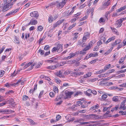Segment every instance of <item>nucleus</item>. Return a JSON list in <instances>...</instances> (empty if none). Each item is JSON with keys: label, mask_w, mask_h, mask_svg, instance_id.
Masks as SVG:
<instances>
[{"label": "nucleus", "mask_w": 126, "mask_h": 126, "mask_svg": "<svg viewBox=\"0 0 126 126\" xmlns=\"http://www.w3.org/2000/svg\"><path fill=\"white\" fill-rule=\"evenodd\" d=\"M47 63H51L54 62V60H48L46 61Z\"/></svg>", "instance_id": "52"}, {"label": "nucleus", "mask_w": 126, "mask_h": 126, "mask_svg": "<svg viewBox=\"0 0 126 126\" xmlns=\"http://www.w3.org/2000/svg\"><path fill=\"white\" fill-rule=\"evenodd\" d=\"M87 17V16H84V17H83V18H81L80 19V21H82L83 20H85V19H86Z\"/></svg>", "instance_id": "62"}, {"label": "nucleus", "mask_w": 126, "mask_h": 126, "mask_svg": "<svg viewBox=\"0 0 126 126\" xmlns=\"http://www.w3.org/2000/svg\"><path fill=\"white\" fill-rule=\"evenodd\" d=\"M91 92V89H89L87 90L85 93L87 95L89 96H92V94H91V93H92Z\"/></svg>", "instance_id": "15"}, {"label": "nucleus", "mask_w": 126, "mask_h": 126, "mask_svg": "<svg viewBox=\"0 0 126 126\" xmlns=\"http://www.w3.org/2000/svg\"><path fill=\"white\" fill-rule=\"evenodd\" d=\"M43 28L41 26H40L38 27V30L40 31H41L43 29Z\"/></svg>", "instance_id": "43"}, {"label": "nucleus", "mask_w": 126, "mask_h": 126, "mask_svg": "<svg viewBox=\"0 0 126 126\" xmlns=\"http://www.w3.org/2000/svg\"><path fill=\"white\" fill-rule=\"evenodd\" d=\"M53 91L55 93H58V89L56 86H54V87Z\"/></svg>", "instance_id": "32"}, {"label": "nucleus", "mask_w": 126, "mask_h": 126, "mask_svg": "<svg viewBox=\"0 0 126 126\" xmlns=\"http://www.w3.org/2000/svg\"><path fill=\"white\" fill-rule=\"evenodd\" d=\"M82 102L81 101H78L77 102V105H76V106L77 105H78L79 106H80L79 104L81 105L82 104Z\"/></svg>", "instance_id": "61"}, {"label": "nucleus", "mask_w": 126, "mask_h": 126, "mask_svg": "<svg viewBox=\"0 0 126 126\" xmlns=\"http://www.w3.org/2000/svg\"><path fill=\"white\" fill-rule=\"evenodd\" d=\"M118 96H114L112 98V100L114 101H117L118 100Z\"/></svg>", "instance_id": "27"}, {"label": "nucleus", "mask_w": 126, "mask_h": 126, "mask_svg": "<svg viewBox=\"0 0 126 126\" xmlns=\"http://www.w3.org/2000/svg\"><path fill=\"white\" fill-rule=\"evenodd\" d=\"M106 21V19H104L103 17L101 18L99 20V22L100 23L104 22Z\"/></svg>", "instance_id": "25"}, {"label": "nucleus", "mask_w": 126, "mask_h": 126, "mask_svg": "<svg viewBox=\"0 0 126 126\" xmlns=\"http://www.w3.org/2000/svg\"><path fill=\"white\" fill-rule=\"evenodd\" d=\"M64 19H61L57 21L56 23L59 25L61 24L63 21Z\"/></svg>", "instance_id": "30"}, {"label": "nucleus", "mask_w": 126, "mask_h": 126, "mask_svg": "<svg viewBox=\"0 0 126 126\" xmlns=\"http://www.w3.org/2000/svg\"><path fill=\"white\" fill-rule=\"evenodd\" d=\"M99 106L98 104H97L96 105L92 106L90 108V110H95V109H97L98 108Z\"/></svg>", "instance_id": "17"}, {"label": "nucleus", "mask_w": 126, "mask_h": 126, "mask_svg": "<svg viewBox=\"0 0 126 126\" xmlns=\"http://www.w3.org/2000/svg\"><path fill=\"white\" fill-rule=\"evenodd\" d=\"M49 95L50 97H53L54 96V93L53 92H50L49 93Z\"/></svg>", "instance_id": "58"}, {"label": "nucleus", "mask_w": 126, "mask_h": 126, "mask_svg": "<svg viewBox=\"0 0 126 126\" xmlns=\"http://www.w3.org/2000/svg\"><path fill=\"white\" fill-rule=\"evenodd\" d=\"M14 112V111L7 109L0 110V113L4 112V113L6 114H9L12 113H13Z\"/></svg>", "instance_id": "5"}, {"label": "nucleus", "mask_w": 126, "mask_h": 126, "mask_svg": "<svg viewBox=\"0 0 126 126\" xmlns=\"http://www.w3.org/2000/svg\"><path fill=\"white\" fill-rule=\"evenodd\" d=\"M93 43L92 41L90 42V43L88 44V45L84 49V50H85L86 51L87 50L89 49L92 46Z\"/></svg>", "instance_id": "12"}, {"label": "nucleus", "mask_w": 126, "mask_h": 126, "mask_svg": "<svg viewBox=\"0 0 126 126\" xmlns=\"http://www.w3.org/2000/svg\"><path fill=\"white\" fill-rule=\"evenodd\" d=\"M32 63L30 62L27 63L26 64H25V66H24V68L25 69L27 68L30 65H31Z\"/></svg>", "instance_id": "31"}, {"label": "nucleus", "mask_w": 126, "mask_h": 126, "mask_svg": "<svg viewBox=\"0 0 126 126\" xmlns=\"http://www.w3.org/2000/svg\"><path fill=\"white\" fill-rule=\"evenodd\" d=\"M79 53L78 52H76L74 53H71L69 54L70 55L67 57H65V59H69L72 58L73 57L76 55H77Z\"/></svg>", "instance_id": "8"}, {"label": "nucleus", "mask_w": 126, "mask_h": 126, "mask_svg": "<svg viewBox=\"0 0 126 126\" xmlns=\"http://www.w3.org/2000/svg\"><path fill=\"white\" fill-rule=\"evenodd\" d=\"M111 13V11H110L107 12H106L105 15V18L106 19V21H107L109 20V17L108 16V15Z\"/></svg>", "instance_id": "16"}, {"label": "nucleus", "mask_w": 126, "mask_h": 126, "mask_svg": "<svg viewBox=\"0 0 126 126\" xmlns=\"http://www.w3.org/2000/svg\"><path fill=\"white\" fill-rule=\"evenodd\" d=\"M50 48V47L48 45L44 47V49L46 50H47L49 49Z\"/></svg>", "instance_id": "48"}, {"label": "nucleus", "mask_w": 126, "mask_h": 126, "mask_svg": "<svg viewBox=\"0 0 126 126\" xmlns=\"http://www.w3.org/2000/svg\"><path fill=\"white\" fill-rule=\"evenodd\" d=\"M58 25L57 24V23H55L53 25V27H52V28L51 29L52 30H53L56 27H57L58 26Z\"/></svg>", "instance_id": "47"}, {"label": "nucleus", "mask_w": 126, "mask_h": 126, "mask_svg": "<svg viewBox=\"0 0 126 126\" xmlns=\"http://www.w3.org/2000/svg\"><path fill=\"white\" fill-rule=\"evenodd\" d=\"M14 4L12 2V3H8L7 4V5H8V7H11V8L12 6V5Z\"/></svg>", "instance_id": "51"}, {"label": "nucleus", "mask_w": 126, "mask_h": 126, "mask_svg": "<svg viewBox=\"0 0 126 126\" xmlns=\"http://www.w3.org/2000/svg\"><path fill=\"white\" fill-rule=\"evenodd\" d=\"M86 51L85 50H84V49L82 51H80L79 53L82 55H84L86 54Z\"/></svg>", "instance_id": "39"}, {"label": "nucleus", "mask_w": 126, "mask_h": 126, "mask_svg": "<svg viewBox=\"0 0 126 126\" xmlns=\"http://www.w3.org/2000/svg\"><path fill=\"white\" fill-rule=\"evenodd\" d=\"M92 75V73L89 72L87 73L85 75H84L83 76L80 77V78H83V79L86 78L88 77H89L91 76Z\"/></svg>", "instance_id": "13"}, {"label": "nucleus", "mask_w": 126, "mask_h": 126, "mask_svg": "<svg viewBox=\"0 0 126 126\" xmlns=\"http://www.w3.org/2000/svg\"><path fill=\"white\" fill-rule=\"evenodd\" d=\"M104 69H102L97 71L96 72V74H100L104 72Z\"/></svg>", "instance_id": "42"}, {"label": "nucleus", "mask_w": 126, "mask_h": 126, "mask_svg": "<svg viewBox=\"0 0 126 126\" xmlns=\"http://www.w3.org/2000/svg\"><path fill=\"white\" fill-rule=\"evenodd\" d=\"M43 78H44L46 80H47L49 81H50L51 80V79L48 77H47L46 76H44L43 77Z\"/></svg>", "instance_id": "41"}, {"label": "nucleus", "mask_w": 126, "mask_h": 126, "mask_svg": "<svg viewBox=\"0 0 126 126\" xmlns=\"http://www.w3.org/2000/svg\"><path fill=\"white\" fill-rule=\"evenodd\" d=\"M107 95L106 94H103L102 96L101 99L104 100L107 97Z\"/></svg>", "instance_id": "35"}, {"label": "nucleus", "mask_w": 126, "mask_h": 126, "mask_svg": "<svg viewBox=\"0 0 126 126\" xmlns=\"http://www.w3.org/2000/svg\"><path fill=\"white\" fill-rule=\"evenodd\" d=\"M123 43L124 44V45H123V46H124L125 45H126V38L124 40Z\"/></svg>", "instance_id": "64"}, {"label": "nucleus", "mask_w": 126, "mask_h": 126, "mask_svg": "<svg viewBox=\"0 0 126 126\" xmlns=\"http://www.w3.org/2000/svg\"><path fill=\"white\" fill-rule=\"evenodd\" d=\"M39 53L40 52V54L42 55H43L45 52L44 50H41L40 49L39 50Z\"/></svg>", "instance_id": "49"}, {"label": "nucleus", "mask_w": 126, "mask_h": 126, "mask_svg": "<svg viewBox=\"0 0 126 126\" xmlns=\"http://www.w3.org/2000/svg\"><path fill=\"white\" fill-rule=\"evenodd\" d=\"M73 93V92H69L67 91H66L65 94L66 97H65V98L66 99L69 97H70V96Z\"/></svg>", "instance_id": "9"}, {"label": "nucleus", "mask_w": 126, "mask_h": 126, "mask_svg": "<svg viewBox=\"0 0 126 126\" xmlns=\"http://www.w3.org/2000/svg\"><path fill=\"white\" fill-rule=\"evenodd\" d=\"M13 84H10L9 83H7L5 84L6 86L7 87H10L11 86H13Z\"/></svg>", "instance_id": "26"}, {"label": "nucleus", "mask_w": 126, "mask_h": 126, "mask_svg": "<svg viewBox=\"0 0 126 126\" xmlns=\"http://www.w3.org/2000/svg\"><path fill=\"white\" fill-rule=\"evenodd\" d=\"M58 64H56L53 65H51L47 67V68L51 70L55 69L57 67H58Z\"/></svg>", "instance_id": "11"}, {"label": "nucleus", "mask_w": 126, "mask_h": 126, "mask_svg": "<svg viewBox=\"0 0 126 126\" xmlns=\"http://www.w3.org/2000/svg\"><path fill=\"white\" fill-rule=\"evenodd\" d=\"M124 20V18H123L117 20L115 24V27L116 28H117L121 26L122 25V22Z\"/></svg>", "instance_id": "4"}, {"label": "nucleus", "mask_w": 126, "mask_h": 126, "mask_svg": "<svg viewBox=\"0 0 126 126\" xmlns=\"http://www.w3.org/2000/svg\"><path fill=\"white\" fill-rule=\"evenodd\" d=\"M76 24L74 23L71 26L68 28V30H70L75 26Z\"/></svg>", "instance_id": "36"}, {"label": "nucleus", "mask_w": 126, "mask_h": 126, "mask_svg": "<svg viewBox=\"0 0 126 126\" xmlns=\"http://www.w3.org/2000/svg\"><path fill=\"white\" fill-rule=\"evenodd\" d=\"M90 34L88 32H86L84 34V36L82 39V42H85L86 39L89 38Z\"/></svg>", "instance_id": "7"}, {"label": "nucleus", "mask_w": 126, "mask_h": 126, "mask_svg": "<svg viewBox=\"0 0 126 126\" xmlns=\"http://www.w3.org/2000/svg\"><path fill=\"white\" fill-rule=\"evenodd\" d=\"M98 47L97 46H95L94 49V51H97L98 49Z\"/></svg>", "instance_id": "63"}, {"label": "nucleus", "mask_w": 126, "mask_h": 126, "mask_svg": "<svg viewBox=\"0 0 126 126\" xmlns=\"http://www.w3.org/2000/svg\"><path fill=\"white\" fill-rule=\"evenodd\" d=\"M83 119L82 118H77L76 120L75 121L76 122H79L80 121H82L83 120Z\"/></svg>", "instance_id": "45"}, {"label": "nucleus", "mask_w": 126, "mask_h": 126, "mask_svg": "<svg viewBox=\"0 0 126 126\" xmlns=\"http://www.w3.org/2000/svg\"><path fill=\"white\" fill-rule=\"evenodd\" d=\"M78 19L77 17H76L72 19L71 20V22L72 23L74 22Z\"/></svg>", "instance_id": "59"}, {"label": "nucleus", "mask_w": 126, "mask_h": 126, "mask_svg": "<svg viewBox=\"0 0 126 126\" xmlns=\"http://www.w3.org/2000/svg\"><path fill=\"white\" fill-rule=\"evenodd\" d=\"M79 33L77 32L75 33L73 35L74 36L73 38V40H75L77 38L78 36L77 35Z\"/></svg>", "instance_id": "28"}, {"label": "nucleus", "mask_w": 126, "mask_h": 126, "mask_svg": "<svg viewBox=\"0 0 126 126\" xmlns=\"http://www.w3.org/2000/svg\"><path fill=\"white\" fill-rule=\"evenodd\" d=\"M64 73L63 74V75H66L69 74L70 73V71L69 70H66L65 71L64 70Z\"/></svg>", "instance_id": "34"}, {"label": "nucleus", "mask_w": 126, "mask_h": 126, "mask_svg": "<svg viewBox=\"0 0 126 126\" xmlns=\"http://www.w3.org/2000/svg\"><path fill=\"white\" fill-rule=\"evenodd\" d=\"M30 16L32 17H37L39 16V14L38 12L35 11L31 12L30 14Z\"/></svg>", "instance_id": "10"}, {"label": "nucleus", "mask_w": 126, "mask_h": 126, "mask_svg": "<svg viewBox=\"0 0 126 126\" xmlns=\"http://www.w3.org/2000/svg\"><path fill=\"white\" fill-rule=\"evenodd\" d=\"M82 93L81 91H78L75 93L74 94V96H77L78 94H82Z\"/></svg>", "instance_id": "37"}, {"label": "nucleus", "mask_w": 126, "mask_h": 126, "mask_svg": "<svg viewBox=\"0 0 126 126\" xmlns=\"http://www.w3.org/2000/svg\"><path fill=\"white\" fill-rule=\"evenodd\" d=\"M53 20V17L51 16H50L49 18L48 19V21L49 22H52Z\"/></svg>", "instance_id": "40"}, {"label": "nucleus", "mask_w": 126, "mask_h": 126, "mask_svg": "<svg viewBox=\"0 0 126 126\" xmlns=\"http://www.w3.org/2000/svg\"><path fill=\"white\" fill-rule=\"evenodd\" d=\"M125 103L124 102H123L121 103L120 105V109H122L123 108H123L125 107L124 106L125 105Z\"/></svg>", "instance_id": "24"}, {"label": "nucleus", "mask_w": 126, "mask_h": 126, "mask_svg": "<svg viewBox=\"0 0 126 126\" xmlns=\"http://www.w3.org/2000/svg\"><path fill=\"white\" fill-rule=\"evenodd\" d=\"M20 81H21V80H19L16 83L13 84V86H15L16 85L18 84L19 83H20Z\"/></svg>", "instance_id": "50"}, {"label": "nucleus", "mask_w": 126, "mask_h": 126, "mask_svg": "<svg viewBox=\"0 0 126 126\" xmlns=\"http://www.w3.org/2000/svg\"><path fill=\"white\" fill-rule=\"evenodd\" d=\"M111 65L110 64H107L105 65L104 68V71L108 69L110 67Z\"/></svg>", "instance_id": "20"}, {"label": "nucleus", "mask_w": 126, "mask_h": 126, "mask_svg": "<svg viewBox=\"0 0 126 126\" xmlns=\"http://www.w3.org/2000/svg\"><path fill=\"white\" fill-rule=\"evenodd\" d=\"M61 118V116L59 115H58L56 117V119L57 121H58Z\"/></svg>", "instance_id": "53"}, {"label": "nucleus", "mask_w": 126, "mask_h": 126, "mask_svg": "<svg viewBox=\"0 0 126 126\" xmlns=\"http://www.w3.org/2000/svg\"><path fill=\"white\" fill-rule=\"evenodd\" d=\"M65 0H62L61 2H60L58 1H56L53 3V4L56 5L58 8H61L63 7L66 3Z\"/></svg>", "instance_id": "2"}, {"label": "nucleus", "mask_w": 126, "mask_h": 126, "mask_svg": "<svg viewBox=\"0 0 126 126\" xmlns=\"http://www.w3.org/2000/svg\"><path fill=\"white\" fill-rule=\"evenodd\" d=\"M64 71V70L62 69L61 70L55 73V75L60 78H64V76L63 74Z\"/></svg>", "instance_id": "3"}, {"label": "nucleus", "mask_w": 126, "mask_h": 126, "mask_svg": "<svg viewBox=\"0 0 126 126\" xmlns=\"http://www.w3.org/2000/svg\"><path fill=\"white\" fill-rule=\"evenodd\" d=\"M126 8L125 6L122 7H121L120 8L117 10V12H120L124 10H125Z\"/></svg>", "instance_id": "21"}, {"label": "nucleus", "mask_w": 126, "mask_h": 126, "mask_svg": "<svg viewBox=\"0 0 126 126\" xmlns=\"http://www.w3.org/2000/svg\"><path fill=\"white\" fill-rule=\"evenodd\" d=\"M110 3V0L106 1L103 4L101 7L102 9H104L107 7L109 4Z\"/></svg>", "instance_id": "6"}, {"label": "nucleus", "mask_w": 126, "mask_h": 126, "mask_svg": "<svg viewBox=\"0 0 126 126\" xmlns=\"http://www.w3.org/2000/svg\"><path fill=\"white\" fill-rule=\"evenodd\" d=\"M111 29L112 31L114 32L115 34L118 35L119 34V32L116 29L111 27Z\"/></svg>", "instance_id": "22"}, {"label": "nucleus", "mask_w": 126, "mask_h": 126, "mask_svg": "<svg viewBox=\"0 0 126 126\" xmlns=\"http://www.w3.org/2000/svg\"><path fill=\"white\" fill-rule=\"evenodd\" d=\"M118 107H115L114 108H113V109H112L111 110V111L112 112L113 111H114V110H117L118 108Z\"/></svg>", "instance_id": "55"}, {"label": "nucleus", "mask_w": 126, "mask_h": 126, "mask_svg": "<svg viewBox=\"0 0 126 126\" xmlns=\"http://www.w3.org/2000/svg\"><path fill=\"white\" fill-rule=\"evenodd\" d=\"M5 72L3 70H1L0 71V77L3 76L5 74Z\"/></svg>", "instance_id": "29"}, {"label": "nucleus", "mask_w": 126, "mask_h": 126, "mask_svg": "<svg viewBox=\"0 0 126 126\" xmlns=\"http://www.w3.org/2000/svg\"><path fill=\"white\" fill-rule=\"evenodd\" d=\"M63 44H58L56 47H54L52 50V51L54 53L57 51L58 53L61 52L63 50Z\"/></svg>", "instance_id": "1"}, {"label": "nucleus", "mask_w": 126, "mask_h": 126, "mask_svg": "<svg viewBox=\"0 0 126 126\" xmlns=\"http://www.w3.org/2000/svg\"><path fill=\"white\" fill-rule=\"evenodd\" d=\"M96 116V115L95 114H92L91 115H87L85 116L86 118L88 119H93L94 117Z\"/></svg>", "instance_id": "14"}, {"label": "nucleus", "mask_w": 126, "mask_h": 126, "mask_svg": "<svg viewBox=\"0 0 126 126\" xmlns=\"http://www.w3.org/2000/svg\"><path fill=\"white\" fill-rule=\"evenodd\" d=\"M125 58H121L120 59L119 61V63H122L124 61V59Z\"/></svg>", "instance_id": "57"}, {"label": "nucleus", "mask_w": 126, "mask_h": 126, "mask_svg": "<svg viewBox=\"0 0 126 126\" xmlns=\"http://www.w3.org/2000/svg\"><path fill=\"white\" fill-rule=\"evenodd\" d=\"M112 48H110L106 52H105L104 54L105 55H107L108 54L111 52V50H112Z\"/></svg>", "instance_id": "38"}, {"label": "nucleus", "mask_w": 126, "mask_h": 126, "mask_svg": "<svg viewBox=\"0 0 126 126\" xmlns=\"http://www.w3.org/2000/svg\"><path fill=\"white\" fill-rule=\"evenodd\" d=\"M91 92L92 93H93V94H96L97 93L96 91L95 90H91Z\"/></svg>", "instance_id": "60"}, {"label": "nucleus", "mask_w": 126, "mask_h": 126, "mask_svg": "<svg viewBox=\"0 0 126 126\" xmlns=\"http://www.w3.org/2000/svg\"><path fill=\"white\" fill-rule=\"evenodd\" d=\"M28 120L32 124L35 125L36 124L31 119L28 118Z\"/></svg>", "instance_id": "23"}, {"label": "nucleus", "mask_w": 126, "mask_h": 126, "mask_svg": "<svg viewBox=\"0 0 126 126\" xmlns=\"http://www.w3.org/2000/svg\"><path fill=\"white\" fill-rule=\"evenodd\" d=\"M6 103H9L10 104H12L13 105H14L15 104V103L14 101V99L12 98H11L9 101L8 100V101L6 102Z\"/></svg>", "instance_id": "19"}, {"label": "nucleus", "mask_w": 126, "mask_h": 126, "mask_svg": "<svg viewBox=\"0 0 126 126\" xmlns=\"http://www.w3.org/2000/svg\"><path fill=\"white\" fill-rule=\"evenodd\" d=\"M119 113H121L122 115H124L126 114V111L123 112L122 111H119Z\"/></svg>", "instance_id": "56"}, {"label": "nucleus", "mask_w": 126, "mask_h": 126, "mask_svg": "<svg viewBox=\"0 0 126 126\" xmlns=\"http://www.w3.org/2000/svg\"><path fill=\"white\" fill-rule=\"evenodd\" d=\"M29 98V97L26 95H25L23 96V101H25Z\"/></svg>", "instance_id": "44"}, {"label": "nucleus", "mask_w": 126, "mask_h": 126, "mask_svg": "<svg viewBox=\"0 0 126 126\" xmlns=\"http://www.w3.org/2000/svg\"><path fill=\"white\" fill-rule=\"evenodd\" d=\"M32 25H34L37 24V22L36 20H33V19H32Z\"/></svg>", "instance_id": "33"}, {"label": "nucleus", "mask_w": 126, "mask_h": 126, "mask_svg": "<svg viewBox=\"0 0 126 126\" xmlns=\"http://www.w3.org/2000/svg\"><path fill=\"white\" fill-rule=\"evenodd\" d=\"M13 14H14L13 12V11L10 12L8 13V14H7L6 15V16H11Z\"/></svg>", "instance_id": "46"}, {"label": "nucleus", "mask_w": 126, "mask_h": 126, "mask_svg": "<svg viewBox=\"0 0 126 126\" xmlns=\"http://www.w3.org/2000/svg\"><path fill=\"white\" fill-rule=\"evenodd\" d=\"M11 7H8V5H6L5 6H4L3 7L2 9V11L3 12H5V11L8 10Z\"/></svg>", "instance_id": "18"}, {"label": "nucleus", "mask_w": 126, "mask_h": 126, "mask_svg": "<svg viewBox=\"0 0 126 126\" xmlns=\"http://www.w3.org/2000/svg\"><path fill=\"white\" fill-rule=\"evenodd\" d=\"M43 93L44 91H42L40 92L38 96L39 98H40L41 97L42 95L43 94Z\"/></svg>", "instance_id": "54"}]
</instances>
